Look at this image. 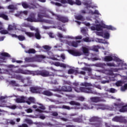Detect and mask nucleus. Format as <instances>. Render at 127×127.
<instances>
[{
  "mask_svg": "<svg viewBox=\"0 0 127 127\" xmlns=\"http://www.w3.org/2000/svg\"><path fill=\"white\" fill-rule=\"evenodd\" d=\"M35 15H36V13H31L29 17L25 19V20H27V21H30V22H44L49 24H55V21L53 20L43 19V17L50 18V11L44 10L39 12L38 19L35 18Z\"/></svg>",
  "mask_w": 127,
  "mask_h": 127,
  "instance_id": "1",
  "label": "nucleus"
},
{
  "mask_svg": "<svg viewBox=\"0 0 127 127\" xmlns=\"http://www.w3.org/2000/svg\"><path fill=\"white\" fill-rule=\"evenodd\" d=\"M119 112L121 113H126L127 112V104L125 105L124 103H114V105H106L103 104H99L95 107L96 110H108V111H117L121 108Z\"/></svg>",
  "mask_w": 127,
  "mask_h": 127,
  "instance_id": "2",
  "label": "nucleus"
},
{
  "mask_svg": "<svg viewBox=\"0 0 127 127\" xmlns=\"http://www.w3.org/2000/svg\"><path fill=\"white\" fill-rule=\"evenodd\" d=\"M103 60L105 62L115 61V63H107L106 64L105 63H98L96 64L95 66L100 68H105V66H108V67H118V66H120V64H119L120 62V58L112 55L106 56L103 58Z\"/></svg>",
  "mask_w": 127,
  "mask_h": 127,
  "instance_id": "3",
  "label": "nucleus"
},
{
  "mask_svg": "<svg viewBox=\"0 0 127 127\" xmlns=\"http://www.w3.org/2000/svg\"><path fill=\"white\" fill-rule=\"evenodd\" d=\"M95 23H99V24L95 25V27L91 26L90 27L91 30H92V31L97 30V31H101V30H103V28H107V29H109L110 30H116V28L111 25L108 26L105 24V23H104L103 21H101L100 22L98 20H96Z\"/></svg>",
  "mask_w": 127,
  "mask_h": 127,
  "instance_id": "4",
  "label": "nucleus"
},
{
  "mask_svg": "<svg viewBox=\"0 0 127 127\" xmlns=\"http://www.w3.org/2000/svg\"><path fill=\"white\" fill-rule=\"evenodd\" d=\"M9 98H12V96H9ZM8 97L0 96V108H9V109H11V110H15L16 109V105H9L10 103H6V100L5 99H7Z\"/></svg>",
  "mask_w": 127,
  "mask_h": 127,
  "instance_id": "5",
  "label": "nucleus"
},
{
  "mask_svg": "<svg viewBox=\"0 0 127 127\" xmlns=\"http://www.w3.org/2000/svg\"><path fill=\"white\" fill-rule=\"evenodd\" d=\"M74 90L77 93H86V94H93L94 95H97V92L93 90L91 87H80L79 88L75 87Z\"/></svg>",
  "mask_w": 127,
  "mask_h": 127,
  "instance_id": "6",
  "label": "nucleus"
},
{
  "mask_svg": "<svg viewBox=\"0 0 127 127\" xmlns=\"http://www.w3.org/2000/svg\"><path fill=\"white\" fill-rule=\"evenodd\" d=\"M100 118L98 117H92L89 120L90 126L86 127H102V122L99 121Z\"/></svg>",
  "mask_w": 127,
  "mask_h": 127,
  "instance_id": "7",
  "label": "nucleus"
},
{
  "mask_svg": "<svg viewBox=\"0 0 127 127\" xmlns=\"http://www.w3.org/2000/svg\"><path fill=\"white\" fill-rule=\"evenodd\" d=\"M24 74V75H30L32 73V71L28 70H23L20 68L16 70H12V69L7 70L6 74L12 76L13 73L14 74Z\"/></svg>",
  "mask_w": 127,
  "mask_h": 127,
  "instance_id": "8",
  "label": "nucleus"
},
{
  "mask_svg": "<svg viewBox=\"0 0 127 127\" xmlns=\"http://www.w3.org/2000/svg\"><path fill=\"white\" fill-rule=\"evenodd\" d=\"M71 106H75V110H79V109H84V110H92L94 109V107L92 106V105H88L86 104H83V107H81L80 106L79 103H78L76 101H71L68 103Z\"/></svg>",
  "mask_w": 127,
  "mask_h": 127,
  "instance_id": "9",
  "label": "nucleus"
},
{
  "mask_svg": "<svg viewBox=\"0 0 127 127\" xmlns=\"http://www.w3.org/2000/svg\"><path fill=\"white\" fill-rule=\"evenodd\" d=\"M34 75H40L42 77H54L55 74L52 72H49L46 70H36L34 71Z\"/></svg>",
  "mask_w": 127,
  "mask_h": 127,
  "instance_id": "10",
  "label": "nucleus"
},
{
  "mask_svg": "<svg viewBox=\"0 0 127 127\" xmlns=\"http://www.w3.org/2000/svg\"><path fill=\"white\" fill-rule=\"evenodd\" d=\"M119 69L117 68H111L110 69H105L103 70V73L108 75L109 79H114L116 78L117 76H119V74H114L113 72H118Z\"/></svg>",
  "mask_w": 127,
  "mask_h": 127,
  "instance_id": "11",
  "label": "nucleus"
},
{
  "mask_svg": "<svg viewBox=\"0 0 127 127\" xmlns=\"http://www.w3.org/2000/svg\"><path fill=\"white\" fill-rule=\"evenodd\" d=\"M46 57L43 55H38L33 57L26 58V62H41L43 59H45Z\"/></svg>",
  "mask_w": 127,
  "mask_h": 127,
  "instance_id": "12",
  "label": "nucleus"
},
{
  "mask_svg": "<svg viewBox=\"0 0 127 127\" xmlns=\"http://www.w3.org/2000/svg\"><path fill=\"white\" fill-rule=\"evenodd\" d=\"M50 14H52L53 16H54L57 20L61 21L64 23H65V22H68V21H69V19H68V17L63 16L60 15H57L52 11H50Z\"/></svg>",
  "mask_w": 127,
  "mask_h": 127,
  "instance_id": "13",
  "label": "nucleus"
},
{
  "mask_svg": "<svg viewBox=\"0 0 127 127\" xmlns=\"http://www.w3.org/2000/svg\"><path fill=\"white\" fill-rule=\"evenodd\" d=\"M21 83L24 84L23 85V87H28V86H30L32 84V80L30 77H26L23 78Z\"/></svg>",
  "mask_w": 127,
  "mask_h": 127,
  "instance_id": "14",
  "label": "nucleus"
},
{
  "mask_svg": "<svg viewBox=\"0 0 127 127\" xmlns=\"http://www.w3.org/2000/svg\"><path fill=\"white\" fill-rule=\"evenodd\" d=\"M112 122H116V123H124V124H127V120L126 117L122 116H116L112 119Z\"/></svg>",
  "mask_w": 127,
  "mask_h": 127,
  "instance_id": "15",
  "label": "nucleus"
},
{
  "mask_svg": "<svg viewBox=\"0 0 127 127\" xmlns=\"http://www.w3.org/2000/svg\"><path fill=\"white\" fill-rule=\"evenodd\" d=\"M58 36L60 38H68V39H82V36H77L75 37L72 36H63V35L60 33H58Z\"/></svg>",
  "mask_w": 127,
  "mask_h": 127,
  "instance_id": "16",
  "label": "nucleus"
},
{
  "mask_svg": "<svg viewBox=\"0 0 127 127\" xmlns=\"http://www.w3.org/2000/svg\"><path fill=\"white\" fill-rule=\"evenodd\" d=\"M22 6L24 8H29L30 9H33L36 8V5L31 3H28L26 2H22Z\"/></svg>",
  "mask_w": 127,
  "mask_h": 127,
  "instance_id": "17",
  "label": "nucleus"
},
{
  "mask_svg": "<svg viewBox=\"0 0 127 127\" xmlns=\"http://www.w3.org/2000/svg\"><path fill=\"white\" fill-rule=\"evenodd\" d=\"M82 3L84 5H85L86 8H89V7H91V8H94V7H98V6L94 5H91L92 3V0H83Z\"/></svg>",
  "mask_w": 127,
  "mask_h": 127,
  "instance_id": "18",
  "label": "nucleus"
},
{
  "mask_svg": "<svg viewBox=\"0 0 127 127\" xmlns=\"http://www.w3.org/2000/svg\"><path fill=\"white\" fill-rule=\"evenodd\" d=\"M120 62L118 63V64H120L119 65H118V67H121V68H117L118 69V71L119 70H127V65L126 63L124 62V61L120 59Z\"/></svg>",
  "mask_w": 127,
  "mask_h": 127,
  "instance_id": "19",
  "label": "nucleus"
},
{
  "mask_svg": "<svg viewBox=\"0 0 127 127\" xmlns=\"http://www.w3.org/2000/svg\"><path fill=\"white\" fill-rule=\"evenodd\" d=\"M29 27L31 30H35V31L36 32L35 36L36 39H41V36H40V33H39V30H38V29H36L32 26H29Z\"/></svg>",
  "mask_w": 127,
  "mask_h": 127,
  "instance_id": "20",
  "label": "nucleus"
},
{
  "mask_svg": "<svg viewBox=\"0 0 127 127\" xmlns=\"http://www.w3.org/2000/svg\"><path fill=\"white\" fill-rule=\"evenodd\" d=\"M90 101L93 103H98V102H106L105 99L99 97H91Z\"/></svg>",
  "mask_w": 127,
  "mask_h": 127,
  "instance_id": "21",
  "label": "nucleus"
},
{
  "mask_svg": "<svg viewBox=\"0 0 127 127\" xmlns=\"http://www.w3.org/2000/svg\"><path fill=\"white\" fill-rule=\"evenodd\" d=\"M81 42L80 41H66L65 43L66 44H67V45H69V46H72V47L76 48L78 46V43H80Z\"/></svg>",
  "mask_w": 127,
  "mask_h": 127,
  "instance_id": "22",
  "label": "nucleus"
},
{
  "mask_svg": "<svg viewBox=\"0 0 127 127\" xmlns=\"http://www.w3.org/2000/svg\"><path fill=\"white\" fill-rule=\"evenodd\" d=\"M48 58H49V59H52V60H58V61L60 60L59 58H60V56H54L53 53H52V52H48Z\"/></svg>",
  "mask_w": 127,
  "mask_h": 127,
  "instance_id": "23",
  "label": "nucleus"
},
{
  "mask_svg": "<svg viewBox=\"0 0 127 127\" xmlns=\"http://www.w3.org/2000/svg\"><path fill=\"white\" fill-rule=\"evenodd\" d=\"M83 121H86V117L81 115L79 118H73L72 121L74 123H82Z\"/></svg>",
  "mask_w": 127,
  "mask_h": 127,
  "instance_id": "24",
  "label": "nucleus"
},
{
  "mask_svg": "<svg viewBox=\"0 0 127 127\" xmlns=\"http://www.w3.org/2000/svg\"><path fill=\"white\" fill-rule=\"evenodd\" d=\"M30 90L32 93H36L41 94L42 89L40 87L36 86V87H30Z\"/></svg>",
  "mask_w": 127,
  "mask_h": 127,
  "instance_id": "25",
  "label": "nucleus"
},
{
  "mask_svg": "<svg viewBox=\"0 0 127 127\" xmlns=\"http://www.w3.org/2000/svg\"><path fill=\"white\" fill-rule=\"evenodd\" d=\"M26 98L24 96H20L16 99H14V101L16 103H17L18 104L21 103H25L26 102Z\"/></svg>",
  "mask_w": 127,
  "mask_h": 127,
  "instance_id": "26",
  "label": "nucleus"
},
{
  "mask_svg": "<svg viewBox=\"0 0 127 127\" xmlns=\"http://www.w3.org/2000/svg\"><path fill=\"white\" fill-rule=\"evenodd\" d=\"M68 52L69 54L73 55V56H81L82 55V53L73 50H69Z\"/></svg>",
  "mask_w": 127,
  "mask_h": 127,
  "instance_id": "27",
  "label": "nucleus"
},
{
  "mask_svg": "<svg viewBox=\"0 0 127 127\" xmlns=\"http://www.w3.org/2000/svg\"><path fill=\"white\" fill-rule=\"evenodd\" d=\"M52 65L53 64L55 66L57 67H62V68H66V67H69V65L63 63H60L59 62L52 63H51Z\"/></svg>",
  "mask_w": 127,
  "mask_h": 127,
  "instance_id": "28",
  "label": "nucleus"
},
{
  "mask_svg": "<svg viewBox=\"0 0 127 127\" xmlns=\"http://www.w3.org/2000/svg\"><path fill=\"white\" fill-rule=\"evenodd\" d=\"M61 90L63 92H72V87L70 86L64 85L62 87Z\"/></svg>",
  "mask_w": 127,
  "mask_h": 127,
  "instance_id": "29",
  "label": "nucleus"
},
{
  "mask_svg": "<svg viewBox=\"0 0 127 127\" xmlns=\"http://www.w3.org/2000/svg\"><path fill=\"white\" fill-rule=\"evenodd\" d=\"M28 12L27 10L25 11H21L18 12L17 14H15V16L17 17H20L21 16H24V15H27Z\"/></svg>",
  "mask_w": 127,
  "mask_h": 127,
  "instance_id": "30",
  "label": "nucleus"
},
{
  "mask_svg": "<svg viewBox=\"0 0 127 127\" xmlns=\"http://www.w3.org/2000/svg\"><path fill=\"white\" fill-rule=\"evenodd\" d=\"M12 75H11V77L10 78L16 79L17 80H19L21 81V82H22V80H23V77L19 74H15L14 73H12Z\"/></svg>",
  "mask_w": 127,
  "mask_h": 127,
  "instance_id": "31",
  "label": "nucleus"
},
{
  "mask_svg": "<svg viewBox=\"0 0 127 127\" xmlns=\"http://www.w3.org/2000/svg\"><path fill=\"white\" fill-rule=\"evenodd\" d=\"M7 9L9 10V13L11 12H14L15 9H17L16 6L12 4H10L8 6H7Z\"/></svg>",
  "mask_w": 127,
  "mask_h": 127,
  "instance_id": "32",
  "label": "nucleus"
},
{
  "mask_svg": "<svg viewBox=\"0 0 127 127\" xmlns=\"http://www.w3.org/2000/svg\"><path fill=\"white\" fill-rule=\"evenodd\" d=\"M39 107L37 109H36V112H38L39 113H42L44 110H45V106L43 105L42 104L39 103Z\"/></svg>",
  "mask_w": 127,
  "mask_h": 127,
  "instance_id": "33",
  "label": "nucleus"
},
{
  "mask_svg": "<svg viewBox=\"0 0 127 127\" xmlns=\"http://www.w3.org/2000/svg\"><path fill=\"white\" fill-rule=\"evenodd\" d=\"M60 1L62 3H68V4H70V5H73V4H75V1L73 0H60Z\"/></svg>",
  "mask_w": 127,
  "mask_h": 127,
  "instance_id": "34",
  "label": "nucleus"
},
{
  "mask_svg": "<svg viewBox=\"0 0 127 127\" xmlns=\"http://www.w3.org/2000/svg\"><path fill=\"white\" fill-rule=\"evenodd\" d=\"M82 51L86 56H89V47L88 46H83L82 47Z\"/></svg>",
  "mask_w": 127,
  "mask_h": 127,
  "instance_id": "35",
  "label": "nucleus"
},
{
  "mask_svg": "<svg viewBox=\"0 0 127 127\" xmlns=\"http://www.w3.org/2000/svg\"><path fill=\"white\" fill-rule=\"evenodd\" d=\"M102 48V49L105 50V48L104 47H100L99 46H93L91 48V50L93 51H95V52H98L99 49Z\"/></svg>",
  "mask_w": 127,
  "mask_h": 127,
  "instance_id": "36",
  "label": "nucleus"
},
{
  "mask_svg": "<svg viewBox=\"0 0 127 127\" xmlns=\"http://www.w3.org/2000/svg\"><path fill=\"white\" fill-rule=\"evenodd\" d=\"M3 57H10V55L7 53H0V59L4 60V58Z\"/></svg>",
  "mask_w": 127,
  "mask_h": 127,
  "instance_id": "37",
  "label": "nucleus"
},
{
  "mask_svg": "<svg viewBox=\"0 0 127 127\" xmlns=\"http://www.w3.org/2000/svg\"><path fill=\"white\" fill-rule=\"evenodd\" d=\"M26 103L28 104V105H30L31 103H35V98L34 97H29L27 100H26Z\"/></svg>",
  "mask_w": 127,
  "mask_h": 127,
  "instance_id": "38",
  "label": "nucleus"
},
{
  "mask_svg": "<svg viewBox=\"0 0 127 127\" xmlns=\"http://www.w3.org/2000/svg\"><path fill=\"white\" fill-rule=\"evenodd\" d=\"M38 125H39V126H41V127L44 126V127H53V126H54V125L50 123H39L38 124Z\"/></svg>",
  "mask_w": 127,
  "mask_h": 127,
  "instance_id": "39",
  "label": "nucleus"
},
{
  "mask_svg": "<svg viewBox=\"0 0 127 127\" xmlns=\"http://www.w3.org/2000/svg\"><path fill=\"white\" fill-rule=\"evenodd\" d=\"M68 74H74L77 75L78 74V70L73 68H70L68 70Z\"/></svg>",
  "mask_w": 127,
  "mask_h": 127,
  "instance_id": "40",
  "label": "nucleus"
},
{
  "mask_svg": "<svg viewBox=\"0 0 127 127\" xmlns=\"http://www.w3.org/2000/svg\"><path fill=\"white\" fill-rule=\"evenodd\" d=\"M88 13H89L90 14H97V15H102L101 13H100V12H99V10H95L94 12H93L91 10H89V11L88 12Z\"/></svg>",
  "mask_w": 127,
  "mask_h": 127,
  "instance_id": "41",
  "label": "nucleus"
},
{
  "mask_svg": "<svg viewBox=\"0 0 127 127\" xmlns=\"http://www.w3.org/2000/svg\"><path fill=\"white\" fill-rule=\"evenodd\" d=\"M75 19H77V20H81L82 21L85 20V17L83 16L82 15H77L75 16Z\"/></svg>",
  "mask_w": 127,
  "mask_h": 127,
  "instance_id": "42",
  "label": "nucleus"
},
{
  "mask_svg": "<svg viewBox=\"0 0 127 127\" xmlns=\"http://www.w3.org/2000/svg\"><path fill=\"white\" fill-rule=\"evenodd\" d=\"M6 124H10V125H11L12 126H14V125H15V121H14V120H10V119H8V120H6Z\"/></svg>",
  "mask_w": 127,
  "mask_h": 127,
  "instance_id": "43",
  "label": "nucleus"
},
{
  "mask_svg": "<svg viewBox=\"0 0 127 127\" xmlns=\"http://www.w3.org/2000/svg\"><path fill=\"white\" fill-rule=\"evenodd\" d=\"M90 56L91 58H88L87 59L88 60H90V61H96L97 60H99L98 58H94V55L93 54H90Z\"/></svg>",
  "mask_w": 127,
  "mask_h": 127,
  "instance_id": "44",
  "label": "nucleus"
},
{
  "mask_svg": "<svg viewBox=\"0 0 127 127\" xmlns=\"http://www.w3.org/2000/svg\"><path fill=\"white\" fill-rule=\"evenodd\" d=\"M0 17H1L3 19H5V20H8V17L7 15L3 13H0Z\"/></svg>",
  "mask_w": 127,
  "mask_h": 127,
  "instance_id": "45",
  "label": "nucleus"
},
{
  "mask_svg": "<svg viewBox=\"0 0 127 127\" xmlns=\"http://www.w3.org/2000/svg\"><path fill=\"white\" fill-rule=\"evenodd\" d=\"M115 85L117 86V87H121L124 85V81L122 80H119L116 82Z\"/></svg>",
  "mask_w": 127,
  "mask_h": 127,
  "instance_id": "46",
  "label": "nucleus"
},
{
  "mask_svg": "<svg viewBox=\"0 0 127 127\" xmlns=\"http://www.w3.org/2000/svg\"><path fill=\"white\" fill-rule=\"evenodd\" d=\"M97 41L99 43H103V44H107V45H109L110 43L108 41H105V40H103V39H97Z\"/></svg>",
  "mask_w": 127,
  "mask_h": 127,
  "instance_id": "47",
  "label": "nucleus"
},
{
  "mask_svg": "<svg viewBox=\"0 0 127 127\" xmlns=\"http://www.w3.org/2000/svg\"><path fill=\"white\" fill-rule=\"evenodd\" d=\"M80 86H83L84 87H91L92 86V84L90 83L82 82L80 84Z\"/></svg>",
  "mask_w": 127,
  "mask_h": 127,
  "instance_id": "48",
  "label": "nucleus"
},
{
  "mask_svg": "<svg viewBox=\"0 0 127 127\" xmlns=\"http://www.w3.org/2000/svg\"><path fill=\"white\" fill-rule=\"evenodd\" d=\"M43 95H45V96H52L53 94L51 93V92L48 91V90H45L43 91Z\"/></svg>",
  "mask_w": 127,
  "mask_h": 127,
  "instance_id": "49",
  "label": "nucleus"
},
{
  "mask_svg": "<svg viewBox=\"0 0 127 127\" xmlns=\"http://www.w3.org/2000/svg\"><path fill=\"white\" fill-rule=\"evenodd\" d=\"M103 37H104V38H105L106 39H109V38H110V33H109L108 32L103 33Z\"/></svg>",
  "mask_w": 127,
  "mask_h": 127,
  "instance_id": "50",
  "label": "nucleus"
},
{
  "mask_svg": "<svg viewBox=\"0 0 127 127\" xmlns=\"http://www.w3.org/2000/svg\"><path fill=\"white\" fill-rule=\"evenodd\" d=\"M8 29L9 30H13V29H16V25H15V24H14L13 26L11 25H9Z\"/></svg>",
  "mask_w": 127,
  "mask_h": 127,
  "instance_id": "51",
  "label": "nucleus"
},
{
  "mask_svg": "<svg viewBox=\"0 0 127 127\" xmlns=\"http://www.w3.org/2000/svg\"><path fill=\"white\" fill-rule=\"evenodd\" d=\"M126 90H127V84H125L124 86H121V92H126Z\"/></svg>",
  "mask_w": 127,
  "mask_h": 127,
  "instance_id": "52",
  "label": "nucleus"
},
{
  "mask_svg": "<svg viewBox=\"0 0 127 127\" xmlns=\"http://www.w3.org/2000/svg\"><path fill=\"white\" fill-rule=\"evenodd\" d=\"M25 52L26 53H28L29 54H30L31 53L34 54L36 52V51H35V50L33 49H30L28 51H25Z\"/></svg>",
  "mask_w": 127,
  "mask_h": 127,
  "instance_id": "53",
  "label": "nucleus"
},
{
  "mask_svg": "<svg viewBox=\"0 0 127 127\" xmlns=\"http://www.w3.org/2000/svg\"><path fill=\"white\" fill-rule=\"evenodd\" d=\"M25 34L27 35L29 37H34L35 36V34L32 33V32H25Z\"/></svg>",
  "mask_w": 127,
  "mask_h": 127,
  "instance_id": "54",
  "label": "nucleus"
},
{
  "mask_svg": "<svg viewBox=\"0 0 127 127\" xmlns=\"http://www.w3.org/2000/svg\"><path fill=\"white\" fill-rule=\"evenodd\" d=\"M10 84H11L13 86H15L16 87H19V84L16 83L15 80H11L10 81Z\"/></svg>",
  "mask_w": 127,
  "mask_h": 127,
  "instance_id": "55",
  "label": "nucleus"
},
{
  "mask_svg": "<svg viewBox=\"0 0 127 127\" xmlns=\"http://www.w3.org/2000/svg\"><path fill=\"white\" fill-rule=\"evenodd\" d=\"M81 70H84V71H88L89 75L91 76V71H92V69L85 67L82 68Z\"/></svg>",
  "mask_w": 127,
  "mask_h": 127,
  "instance_id": "56",
  "label": "nucleus"
},
{
  "mask_svg": "<svg viewBox=\"0 0 127 127\" xmlns=\"http://www.w3.org/2000/svg\"><path fill=\"white\" fill-rule=\"evenodd\" d=\"M17 38L20 40V41H23V40H25V37L22 35L18 36Z\"/></svg>",
  "mask_w": 127,
  "mask_h": 127,
  "instance_id": "57",
  "label": "nucleus"
},
{
  "mask_svg": "<svg viewBox=\"0 0 127 127\" xmlns=\"http://www.w3.org/2000/svg\"><path fill=\"white\" fill-rule=\"evenodd\" d=\"M24 122L25 123H26L27 124H28V125H32V124H33L32 121H31V120H29V119H25Z\"/></svg>",
  "mask_w": 127,
  "mask_h": 127,
  "instance_id": "58",
  "label": "nucleus"
},
{
  "mask_svg": "<svg viewBox=\"0 0 127 127\" xmlns=\"http://www.w3.org/2000/svg\"><path fill=\"white\" fill-rule=\"evenodd\" d=\"M109 91L110 93H117L118 92V90L115 88H111Z\"/></svg>",
  "mask_w": 127,
  "mask_h": 127,
  "instance_id": "59",
  "label": "nucleus"
},
{
  "mask_svg": "<svg viewBox=\"0 0 127 127\" xmlns=\"http://www.w3.org/2000/svg\"><path fill=\"white\" fill-rule=\"evenodd\" d=\"M96 34V35H98V36H102V37H103L104 35V32H97Z\"/></svg>",
  "mask_w": 127,
  "mask_h": 127,
  "instance_id": "60",
  "label": "nucleus"
},
{
  "mask_svg": "<svg viewBox=\"0 0 127 127\" xmlns=\"http://www.w3.org/2000/svg\"><path fill=\"white\" fill-rule=\"evenodd\" d=\"M0 33H1V34H7L8 33V31L6 30H3L0 31Z\"/></svg>",
  "mask_w": 127,
  "mask_h": 127,
  "instance_id": "61",
  "label": "nucleus"
},
{
  "mask_svg": "<svg viewBox=\"0 0 127 127\" xmlns=\"http://www.w3.org/2000/svg\"><path fill=\"white\" fill-rule=\"evenodd\" d=\"M83 40L85 42H91V40H90V38H89L88 37L84 38L83 39Z\"/></svg>",
  "mask_w": 127,
  "mask_h": 127,
  "instance_id": "62",
  "label": "nucleus"
},
{
  "mask_svg": "<svg viewBox=\"0 0 127 127\" xmlns=\"http://www.w3.org/2000/svg\"><path fill=\"white\" fill-rule=\"evenodd\" d=\"M58 29H59V30H62V31H64V32H66V29L64 27H58Z\"/></svg>",
  "mask_w": 127,
  "mask_h": 127,
  "instance_id": "63",
  "label": "nucleus"
},
{
  "mask_svg": "<svg viewBox=\"0 0 127 127\" xmlns=\"http://www.w3.org/2000/svg\"><path fill=\"white\" fill-rule=\"evenodd\" d=\"M18 127H28V126L27 125V124H23L21 125H18Z\"/></svg>",
  "mask_w": 127,
  "mask_h": 127,
  "instance_id": "64",
  "label": "nucleus"
}]
</instances>
